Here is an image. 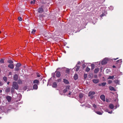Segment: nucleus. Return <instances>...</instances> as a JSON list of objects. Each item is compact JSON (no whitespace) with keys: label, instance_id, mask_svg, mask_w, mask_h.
I'll return each instance as SVG.
<instances>
[{"label":"nucleus","instance_id":"1","mask_svg":"<svg viewBox=\"0 0 123 123\" xmlns=\"http://www.w3.org/2000/svg\"><path fill=\"white\" fill-rule=\"evenodd\" d=\"M12 86L15 89L17 90L18 88V86L16 82L14 81L13 82Z\"/></svg>","mask_w":123,"mask_h":123},{"label":"nucleus","instance_id":"2","mask_svg":"<svg viewBox=\"0 0 123 123\" xmlns=\"http://www.w3.org/2000/svg\"><path fill=\"white\" fill-rule=\"evenodd\" d=\"M95 93L94 92L90 91L88 93V96L90 97V98L92 99L94 97L93 95L95 94Z\"/></svg>","mask_w":123,"mask_h":123},{"label":"nucleus","instance_id":"3","mask_svg":"<svg viewBox=\"0 0 123 123\" xmlns=\"http://www.w3.org/2000/svg\"><path fill=\"white\" fill-rule=\"evenodd\" d=\"M70 87V86L68 85L66 86L65 88L63 90V92L65 93L67 92L68 91V90L69 89Z\"/></svg>","mask_w":123,"mask_h":123},{"label":"nucleus","instance_id":"4","mask_svg":"<svg viewBox=\"0 0 123 123\" xmlns=\"http://www.w3.org/2000/svg\"><path fill=\"white\" fill-rule=\"evenodd\" d=\"M38 12L41 13L43 12H44V10L43 8L41 7H39L38 10Z\"/></svg>","mask_w":123,"mask_h":123},{"label":"nucleus","instance_id":"5","mask_svg":"<svg viewBox=\"0 0 123 123\" xmlns=\"http://www.w3.org/2000/svg\"><path fill=\"white\" fill-rule=\"evenodd\" d=\"M101 99L103 101H105V96L104 95H101L100 97Z\"/></svg>","mask_w":123,"mask_h":123},{"label":"nucleus","instance_id":"6","mask_svg":"<svg viewBox=\"0 0 123 123\" xmlns=\"http://www.w3.org/2000/svg\"><path fill=\"white\" fill-rule=\"evenodd\" d=\"M56 73V76L57 77H59L61 76L60 73L59 71H56L55 72Z\"/></svg>","mask_w":123,"mask_h":123},{"label":"nucleus","instance_id":"7","mask_svg":"<svg viewBox=\"0 0 123 123\" xmlns=\"http://www.w3.org/2000/svg\"><path fill=\"white\" fill-rule=\"evenodd\" d=\"M6 98L8 102H10L12 99V97L9 96H7L6 97Z\"/></svg>","mask_w":123,"mask_h":123},{"label":"nucleus","instance_id":"8","mask_svg":"<svg viewBox=\"0 0 123 123\" xmlns=\"http://www.w3.org/2000/svg\"><path fill=\"white\" fill-rule=\"evenodd\" d=\"M107 63L106 60L105 59H104L101 62V64L102 65L106 64Z\"/></svg>","mask_w":123,"mask_h":123},{"label":"nucleus","instance_id":"9","mask_svg":"<svg viewBox=\"0 0 123 123\" xmlns=\"http://www.w3.org/2000/svg\"><path fill=\"white\" fill-rule=\"evenodd\" d=\"M13 79L14 80L17 81L18 79V76L17 74H15L13 76Z\"/></svg>","mask_w":123,"mask_h":123},{"label":"nucleus","instance_id":"10","mask_svg":"<svg viewBox=\"0 0 123 123\" xmlns=\"http://www.w3.org/2000/svg\"><path fill=\"white\" fill-rule=\"evenodd\" d=\"M63 81L64 83L66 84H68L69 83L68 80L65 79H63Z\"/></svg>","mask_w":123,"mask_h":123},{"label":"nucleus","instance_id":"11","mask_svg":"<svg viewBox=\"0 0 123 123\" xmlns=\"http://www.w3.org/2000/svg\"><path fill=\"white\" fill-rule=\"evenodd\" d=\"M39 83V80H35L33 82V84H36L37 85H38Z\"/></svg>","mask_w":123,"mask_h":123},{"label":"nucleus","instance_id":"12","mask_svg":"<svg viewBox=\"0 0 123 123\" xmlns=\"http://www.w3.org/2000/svg\"><path fill=\"white\" fill-rule=\"evenodd\" d=\"M93 82L97 84L98 83L99 81V80L98 79H94L92 80Z\"/></svg>","mask_w":123,"mask_h":123},{"label":"nucleus","instance_id":"13","mask_svg":"<svg viewBox=\"0 0 123 123\" xmlns=\"http://www.w3.org/2000/svg\"><path fill=\"white\" fill-rule=\"evenodd\" d=\"M84 95V94L83 93H80L79 95V98H80V99H81L83 97Z\"/></svg>","mask_w":123,"mask_h":123},{"label":"nucleus","instance_id":"14","mask_svg":"<svg viewBox=\"0 0 123 123\" xmlns=\"http://www.w3.org/2000/svg\"><path fill=\"white\" fill-rule=\"evenodd\" d=\"M38 85L34 84L33 86V88L34 89H37L38 88Z\"/></svg>","mask_w":123,"mask_h":123},{"label":"nucleus","instance_id":"15","mask_svg":"<svg viewBox=\"0 0 123 123\" xmlns=\"http://www.w3.org/2000/svg\"><path fill=\"white\" fill-rule=\"evenodd\" d=\"M117 63L116 64H117L119 65H120V64L122 62V60L121 59H120L116 61Z\"/></svg>","mask_w":123,"mask_h":123},{"label":"nucleus","instance_id":"16","mask_svg":"<svg viewBox=\"0 0 123 123\" xmlns=\"http://www.w3.org/2000/svg\"><path fill=\"white\" fill-rule=\"evenodd\" d=\"M8 67L11 69H13L14 68V65L13 64H10L8 65Z\"/></svg>","mask_w":123,"mask_h":123},{"label":"nucleus","instance_id":"17","mask_svg":"<svg viewBox=\"0 0 123 123\" xmlns=\"http://www.w3.org/2000/svg\"><path fill=\"white\" fill-rule=\"evenodd\" d=\"M57 86V84L56 82H54L53 83L52 87L54 88H56Z\"/></svg>","mask_w":123,"mask_h":123},{"label":"nucleus","instance_id":"18","mask_svg":"<svg viewBox=\"0 0 123 123\" xmlns=\"http://www.w3.org/2000/svg\"><path fill=\"white\" fill-rule=\"evenodd\" d=\"M109 88L110 90L111 91H115L116 90L114 89V88L111 86H109Z\"/></svg>","mask_w":123,"mask_h":123},{"label":"nucleus","instance_id":"19","mask_svg":"<svg viewBox=\"0 0 123 123\" xmlns=\"http://www.w3.org/2000/svg\"><path fill=\"white\" fill-rule=\"evenodd\" d=\"M10 88L9 87H8L5 90V92H6L8 93V92H10Z\"/></svg>","mask_w":123,"mask_h":123},{"label":"nucleus","instance_id":"20","mask_svg":"<svg viewBox=\"0 0 123 123\" xmlns=\"http://www.w3.org/2000/svg\"><path fill=\"white\" fill-rule=\"evenodd\" d=\"M74 80H77L78 78V76L77 74H75L74 76Z\"/></svg>","mask_w":123,"mask_h":123},{"label":"nucleus","instance_id":"21","mask_svg":"<svg viewBox=\"0 0 123 123\" xmlns=\"http://www.w3.org/2000/svg\"><path fill=\"white\" fill-rule=\"evenodd\" d=\"M99 70V69L98 68H95L94 70V73L95 74H97Z\"/></svg>","mask_w":123,"mask_h":123},{"label":"nucleus","instance_id":"22","mask_svg":"<svg viewBox=\"0 0 123 123\" xmlns=\"http://www.w3.org/2000/svg\"><path fill=\"white\" fill-rule=\"evenodd\" d=\"M109 107L111 109H113L114 108V105L112 104L109 105Z\"/></svg>","mask_w":123,"mask_h":123},{"label":"nucleus","instance_id":"23","mask_svg":"<svg viewBox=\"0 0 123 123\" xmlns=\"http://www.w3.org/2000/svg\"><path fill=\"white\" fill-rule=\"evenodd\" d=\"M76 71H78V70H79L80 68V66L76 65Z\"/></svg>","mask_w":123,"mask_h":123},{"label":"nucleus","instance_id":"24","mask_svg":"<svg viewBox=\"0 0 123 123\" xmlns=\"http://www.w3.org/2000/svg\"><path fill=\"white\" fill-rule=\"evenodd\" d=\"M95 112L97 114L99 115H102V113L99 111H96Z\"/></svg>","mask_w":123,"mask_h":123},{"label":"nucleus","instance_id":"25","mask_svg":"<svg viewBox=\"0 0 123 123\" xmlns=\"http://www.w3.org/2000/svg\"><path fill=\"white\" fill-rule=\"evenodd\" d=\"M21 65V64L20 63H17L16 65V66L17 67L19 68Z\"/></svg>","mask_w":123,"mask_h":123},{"label":"nucleus","instance_id":"26","mask_svg":"<svg viewBox=\"0 0 123 123\" xmlns=\"http://www.w3.org/2000/svg\"><path fill=\"white\" fill-rule=\"evenodd\" d=\"M114 76H110L109 77H108V79H113V78H114Z\"/></svg>","mask_w":123,"mask_h":123},{"label":"nucleus","instance_id":"27","mask_svg":"<svg viewBox=\"0 0 123 123\" xmlns=\"http://www.w3.org/2000/svg\"><path fill=\"white\" fill-rule=\"evenodd\" d=\"M8 4V3L6 4V5L5 4L4 5V8L5 9H8L7 8V5Z\"/></svg>","mask_w":123,"mask_h":123},{"label":"nucleus","instance_id":"28","mask_svg":"<svg viewBox=\"0 0 123 123\" xmlns=\"http://www.w3.org/2000/svg\"><path fill=\"white\" fill-rule=\"evenodd\" d=\"M8 4V3L6 4V5L5 4L4 5V8L5 9H8L7 8V5Z\"/></svg>","mask_w":123,"mask_h":123},{"label":"nucleus","instance_id":"29","mask_svg":"<svg viewBox=\"0 0 123 123\" xmlns=\"http://www.w3.org/2000/svg\"><path fill=\"white\" fill-rule=\"evenodd\" d=\"M19 13L21 15H24L25 14L24 12L23 11H19Z\"/></svg>","mask_w":123,"mask_h":123},{"label":"nucleus","instance_id":"30","mask_svg":"<svg viewBox=\"0 0 123 123\" xmlns=\"http://www.w3.org/2000/svg\"><path fill=\"white\" fill-rule=\"evenodd\" d=\"M90 70V69L88 67H86V71L87 72H88Z\"/></svg>","mask_w":123,"mask_h":123},{"label":"nucleus","instance_id":"31","mask_svg":"<svg viewBox=\"0 0 123 123\" xmlns=\"http://www.w3.org/2000/svg\"><path fill=\"white\" fill-rule=\"evenodd\" d=\"M114 82L116 84H118L119 83V81L117 80H114Z\"/></svg>","mask_w":123,"mask_h":123},{"label":"nucleus","instance_id":"32","mask_svg":"<svg viewBox=\"0 0 123 123\" xmlns=\"http://www.w3.org/2000/svg\"><path fill=\"white\" fill-rule=\"evenodd\" d=\"M3 79L5 82H6L7 81V79L6 77L4 76L3 77Z\"/></svg>","mask_w":123,"mask_h":123},{"label":"nucleus","instance_id":"33","mask_svg":"<svg viewBox=\"0 0 123 123\" xmlns=\"http://www.w3.org/2000/svg\"><path fill=\"white\" fill-rule=\"evenodd\" d=\"M0 62L1 63H4V61L3 59H1L0 60Z\"/></svg>","mask_w":123,"mask_h":123},{"label":"nucleus","instance_id":"34","mask_svg":"<svg viewBox=\"0 0 123 123\" xmlns=\"http://www.w3.org/2000/svg\"><path fill=\"white\" fill-rule=\"evenodd\" d=\"M91 69L92 70H93V69L94 68V64H92L91 65Z\"/></svg>","mask_w":123,"mask_h":123},{"label":"nucleus","instance_id":"35","mask_svg":"<svg viewBox=\"0 0 123 123\" xmlns=\"http://www.w3.org/2000/svg\"><path fill=\"white\" fill-rule=\"evenodd\" d=\"M14 91V88H13V87L11 88V92L12 93H13V92Z\"/></svg>","mask_w":123,"mask_h":123},{"label":"nucleus","instance_id":"36","mask_svg":"<svg viewBox=\"0 0 123 123\" xmlns=\"http://www.w3.org/2000/svg\"><path fill=\"white\" fill-rule=\"evenodd\" d=\"M19 69V68L16 67L15 68V70L16 71H18Z\"/></svg>","mask_w":123,"mask_h":123},{"label":"nucleus","instance_id":"37","mask_svg":"<svg viewBox=\"0 0 123 123\" xmlns=\"http://www.w3.org/2000/svg\"><path fill=\"white\" fill-rule=\"evenodd\" d=\"M106 82H103L101 83V85L102 86H104L106 85Z\"/></svg>","mask_w":123,"mask_h":123},{"label":"nucleus","instance_id":"38","mask_svg":"<svg viewBox=\"0 0 123 123\" xmlns=\"http://www.w3.org/2000/svg\"><path fill=\"white\" fill-rule=\"evenodd\" d=\"M87 77V74H84V78L85 79H86Z\"/></svg>","mask_w":123,"mask_h":123},{"label":"nucleus","instance_id":"39","mask_svg":"<svg viewBox=\"0 0 123 123\" xmlns=\"http://www.w3.org/2000/svg\"><path fill=\"white\" fill-rule=\"evenodd\" d=\"M18 20L19 21H21L22 20V18L21 17H18Z\"/></svg>","mask_w":123,"mask_h":123},{"label":"nucleus","instance_id":"40","mask_svg":"<svg viewBox=\"0 0 123 123\" xmlns=\"http://www.w3.org/2000/svg\"><path fill=\"white\" fill-rule=\"evenodd\" d=\"M35 0H33V1H31V4H34L35 2Z\"/></svg>","mask_w":123,"mask_h":123},{"label":"nucleus","instance_id":"41","mask_svg":"<svg viewBox=\"0 0 123 123\" xmlns=\"http://www.w3.org/2000/svg\"><path fill=\"white\" fill-rule=\"evenodd\" d=\"M8 62L9 63L11 64L13 62L11 60H9L8 61Z\"/></svg>","mask_w":123,"mask_h":123},{"label":"nucleus","instance_id":"42","mask_svg":"<svg viewBox=\"0 0 123 123\" xmlns=\"http://www.w3.org/2000/svg\"><path fill=\"white\" fill-rule=\"evenodd\" d=\"M70 70L68 69H67L66 70V72L67 73H69Z\"/></svg>","mask_w":123,"mask_h":123},{"label":"nucleus","instance_id":"43","mask_svg":"<svg viewBox=\"0 0 123 123\" xmlns=\"http://www.w3.org/2000/svg\"><path fill=\"white\" fill-rule=\"evenodd\" d=\"M36 31V30L35 29H33L32 31L31 32L32 34H34Z\"/></svg>","mask_w":123,"mask_h":123},{"label":"nucleus","instance_id":"44","mask_svg":"<svg viewBox=\"0 0 123 123\" xmlns=\"http://www.w3.org/2000/svg\"><path fill=\"white\" fill-rule=\"evenodd\" d=\"M37 75L38 77H40V74L38 73H37Z\"/></svg>","mask_w":123,"mask_h":123},{"label":"nucleus","instance_id":"45","mask_svg":"<svg viewBox=\"0 0 123 123\" xmlns=\"http://www.w3.org/2000/svg\"><path fill=\"white\" fill-rule=\"evenodd\" d=\"M61 79H59L57 80V82H61Z\"/></svg>","mask_w":123,"mask_h":123},{"label":"nucleus","instance_id":"46","mask_svg":"<svg viewBox=\"0 0 123 123\" xmlns=\"http://www.w3.org/2000/svg\"><path fill=\"white\" fill-rule=\"evenodd\" d=\"M92 106L95 108H97V106L95 104H93L92 105Z\"/></svg>","mask_w":123,"mask_h":123},{"label":"nucleus","instance_id":"47","mask_svg":"<svg viewBox=\"0 0 123 123\" xmlns=\"http://www.w3.org/2000/svg\"><path fill=\"white\" fill-rule=\"evenodd\" d=\"M112 81L111 80H108V83L109 84H111V83H112Z\"/></svg>","mask_w":123,"mask_h":123},{"label":"nucleus","instance_id":"48","mask_svg":"<svg viewBox=\"0 0 123 123\" xmlns=\"http://www.w3.org/2000/svg\"><path fill=\"white\" fill-rule=\"evenodd\" d=\"M105 15V14L104 13H103L101 14V15L100 16L101 17H102L103 16H104Z\"/></svg>","mask_w":123,"mask_h":123},{"label":"nucleus","instance_id":"49","mask_svg":"<svg viewBox=\"0 0 123 123\" xmlns=\"http://www.w3.org/2000/svg\"><path fill=\"white\" fill-rule=\"evenodd\" d=\"M3 85L2 83L1 82H0V86H1Z\"/></svg>","mask_w":123,"mask_h":123},{"label":"nucleus","instance_id":"50","mask_svg":"<svg viewBox=\"0 0 123 123\" xmlns=\"http://www.w3.org/2000/svg\"><path fill=\"white\" fill-rule=\"evenodd\" d=\"M108 113H110V114H111L112 112V111H109V112H108Z\"/></svg>","mask_w":123,"mask_h":123},{"label":"nucleus","instance_id":"51","mask_svg":"<svg viewBox=\"0 0 123 123\" xmlns=\"http://www.w3.org/2000/svg\"><path fill=\"white\" fill-rule=\"evenodd\" d=\"M118 59V58H113V60H116Z\"/></svg>","mask_w":123,"mask_h":123},{"label":"nucleus","instance_id":"52","mask_svg":"<svg viewBox=\"0 0 123 123\" xmlns=\"http://www.w3.org/2000/svg\"><path fill=\"white\" fill-rule=\"evenodd\" d=\"M98 85L99 86H102V85H101V83H99L98 84Z\"/></svg>","mask_w":123,"mask_h":123},{"label":"nucleus","instance_id":"53","mask_svg":"<svg viewBox=\"0 0 123 123\" xmlns=\"http://www.w3.org/2000/svg\"><path fill=\"white\" fill-rule=\"evenodd\" d=\"M112 68H116V66L114 65H113L112 66Z\"/></svg>","mask_w":123,"mask_h":123},{"label":"nucleus","instance_id":"54","mask_svg":"<svg viewBox=\"0 0 123 123\" xmlns=\"http://www.w3.org/2000/svg\"><path fill=\"white\" fill-rule=\"evenodd\" d=\"M12 74V73L11 72H10L9 73V75H11Z\"/></svg>","mask_w":123,"mask_h":123},{"label":"nucleus","instance_id":"55","mask_svg":"<svg viewBox=\"0 0 123 123\" xmlns=\"http://www.w3.org/2000/svg\"><path fill=\"white\" fill-rule=\"evenodd\" d=\"M9 83H10V82H9L8 81L7 82V84L8 85H9Z\"/></svg>","mask_w":123,"mask_h":123},{"label":"nucleus","instance_id":"56","mask_svg":"<svg viewBox=\"0 0 123 123\" xmlns=\"http://www.w3.org/2000/svg\"><path fill=\"white\" fill-rule=\"evenodd\" d=\"M83 68H84L85 67V65H83Z\"/></svg>","mask_w":123,"mask_h":123},{"label":"nucleus","instance_id":"57","mask_svg":"<svg viewBox=\"0 0 123 123\" xmlns=\"http://www.w3.org/2000/svg\"><path fill=\"white\" fill-rule=\"evenodd\" d=\"M71 94V92H69L68 93V95H70Z\"/></svg>","mask_w":123,"mask_h":123},{"label":"nucleus","instance_id":"58","mask_svg":"<svg viewBox=\"0 0 123 123\" xmlns=\"http://www.w3.org/2000/svg\"><path fill=\"white\" fill-rule=\"evenodd\" d=\"M2 90H0V93H1L2 92Z\"/></svg>","mask_w":123,"mask_h":123},{"label":"nucleus","instance_id":"59","mask_svg":"<svg viewBox=\"0 0 123 123\" xmlns=\"http://www.w3.org/2000/svg\"><path fill=\"white\" fill-rule=\"evenodd\" d=\"M1 31H0V33H1Z\"/></svg>","mask_w":123,"mask_h":123},{"label":"nucleus","instance_id":"60","mask_svg":"<svg viewBox=\"0 0 123 123\" xmlns=\"http://www.w3.org/2000/svg\"><path fill=\"white\" fill-rule=\"evenodd\" d=\"M108 101V100H106V101Z\"/></svg>","mask_w":123,"mask_h":123},{"label":"nucleus","instance_id":"61","mask_svg":"<svg viewBox=\"0 0 123 123\" xmlns=\"http://www.w3.org/2000/svg\"><path fill=\"white\" fill-rule=\"evenodd\" d=\"M108 101V100H106V101Z\"/></svg>","mask_w":123,"mask_h":123}]
</instances>
